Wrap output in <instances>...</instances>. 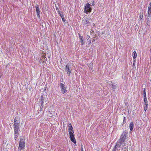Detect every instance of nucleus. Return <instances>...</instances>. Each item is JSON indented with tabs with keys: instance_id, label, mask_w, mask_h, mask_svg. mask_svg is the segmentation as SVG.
<instances>
[{
	"instance_id": "obj_11",
	"label": "nucleus",
	"mask_w": 151,
	"mask_h": 151,
	"mask_svg": "<svg viewBox=\"0 0 151 151\" xmlns=\"http://www.w3.org/2000/svg\"><path fill=\"white\" fill-rule=\"evenodd\" d=\"M79 41L81 43V44L82 45H84L85 41H84V40L83 38V37L80 35V34H79Z\"/></svg>"
},
{
	"instance_id": "obj_23",
	"label": "nucleus",
	"mask_w": 151,
	"mask_h": 151,
	"mask_svg": "<svg viewBox=\"0 0 151 151\" xmlns=\"http://www.w3.org/2000/svg\"><path fill=\"white\" fill-rule=\"evenodd\" d=\"M126 117L125 116H124L123 118V124L126 122Z\"/></svg>"
},
{
	"instance_id": "obj_20",
	"label": "nucleus",
	"mask_w": 151,
	"mask_h": 151,
	"mask_svg": "<svg viewBox=\"0 0 151 151\" xmlns=\"http://www.w3.org/2000/svg\"><path fill=\"white\" fill-rule=\"evenodd\" d=\"M144 104H148V101L147 99V97H144Z\"/></svg>"
},
{
	"instance_id": "obj_27",
	"label": "nucleus",
	"mask_w": 151,
	"mask_h": 151,
	"mask_svg": "<svg viewBox=\"0 0 151 151\" xmlns=\"http://www.w3.org/2000/svg\"><path fill=\"white\" fill-rule=\"evenodd\" d=\"M147 17H148L149 18H150V17L151 16V13H147Z\"/></svg>"
},
{
	"instance_id": "obj_17",
	"label": "nucleus",
	"mask_w": 151,
	"mask_h": 151,
	"mask_svg": "<svg viewBox=\"0 0 151 151\" xmlns=\"http://www.w3.org/2000/svg\"><path fill=\"white\" fill-rule=\"evenodd\" d=\"M143 17V12H140L139 14V19L140 20L142 19Z\"/></svg>"
},
{
	"instance_id": "obj_26",
	"label": "nucleus",
	"mask_w": 151,
	"mask_h": 151,
	"mask_svg": "<svg viewBox=\"0 0 151 151\" xmlns=\"http://www.w3.org/2000/svg\"><path fill=\"white\" fill-rule=\"evenodd\" d=\"M56 10L57 12H58V14H59L60 13V12L59 10L58 7H56Z\"/></svg>"
},
{
	"instance_id": "obj_15",
	"label": "nucleus",
	"mask_w": 151,
	"mask_h": 151,
	"mask_svg": "<svg viewBox=\"0 0 151 151\" xmlns=\"http://www.w3.org/2000/svg\"><path fill=\"white\" fill-rule=\"evenodd\" d=\"M134 126V124L133 122H131L129 125V129L131 131H132Z\"/></svg>"
},
{
	"instance_id": "obj_8",
	"label": "nucleus",
	"mask_w": 151,
	"mask_h": 151,
	"mask_svg": "<svg viewBox=\"0 0 151 151\" xmlns=\"http://www.w3.org/2000/svg\"><path fill=\"white\" fill-rule=\"evenodd\" d=\"M70 140L74 143L76 144V141L74 137V134L70 133Z\"/></svg>"
},
{
	"instance_id": "obj_22",
	"label": "nucleus",
	"mask_w": 151,
	"mask_h": 151,
	"mask_svg": "<svg viewBox=\"0 0 151 151\" xmlns=\"http://www.w3.org/2000/svg\"><path fill=\"white\" fill-rule=\"evenodd\" d=\"M144 97L146 96L145 89L144 88L143 90Z\"/></svg>"
},
{
	"instance_id": "obj_4",
	"label": "nucleus",
	"mask_w": 151,
	"mask_h": 151,
	"mask_svg": "<svg viewBox=\"0 0 151 151\" xmlns=\"http://www.w3.org/2000/svg\"><path fill=\"white\" fill-rule=\"evenodd\" d=\"M123 143H124L122 142L119 141V140L117 141L116 142V145L114 147V150L116 149H118L119 148L121 147V146Z\"/></svg>"
},
{
	"instance_id": "obj_7",
	"label": "nucleus",
	"mask_w": 151,
	"mask_h": 151,
	"mask_svg": "<svg viewBox=\"0 0 151 151\" xmlns=\"http://www.w3.org/2000/svg\"><path fill=\"white\" fill-rule=\"evenodd\" d=\"M20 124H14V132H18L20 131Z\"/></svg>"
},
{
	"instance_id": "obj_34",
	"label": "nucleus",
	"mask_w": 151,
	"mask_h": 151,
	"mask_svg": "<svg viewBox=\"0 0 151 151\" xmlns=\"http://www.w3.org/2000/svg\"><path fill=\"white\" fill-rule=\"evenodd\" d=\"M149 7H151V2L149 4Z\"/></svg>"
},
{
	"instance_id": "obj_28",
	"label": "nucleus",
	"mask_w": 151,
	"mask_h": 151,
	"mask_svg": "<svg viewBox=\"0 0 151 151\" xmlns=\"http://www.w3.org/2000/svg\"><path fill=\"white\" fill-rule=\"evenodd\" d=\"M61 18H62L63 21V22H65V19L64 18V16L62 17H61Z\"/></svg>"
},
{
	"instance_id": "obj_14",
	"label": "nucleus",
	"mask_w": 151,
	"mask_h": 151,
	"mask_svg": "<svg viewBox=\"0 0 151 151\" xmlns=\"http://www.w3.org/2000/svg\"><path fill=\"white\" fill-rule=\"evenodd\" d=\"M18 117H15L14 119V124H20V121Z\"/></svg>"
},
{
	"instance_id": "obj_24",
	"label": "nucleus",
	"mask_w": 151,
	"mask_h": 151,
	"mask_svg": "<svg viewBox=\"0 0 151 151\" xmlns=\"http://www.w3.org/2000/svg\"><path fill=\"white\" fill-rule=\"evenodd\" d=\"M116 86L114 85H112L111 88L113 89H115L116 88Z\"/></svg>"
},
{
	"instance_id": "obj_5",
	"label": "nucleus",
	"mask_w": 151,
	"mask_h": 151,
	"mask_svg": "<svg viewBox=\"0 0 151 151\" xmlns=\"http://www.w3.org/2000/svg\"><path fill=\"white\" fill-rule=\"evenodd\" d=\"M127 134L126 132H124L121 136L119 140L124 143L125 141Z\"/></svg>"
},
{
	"instance_id": "obj_33",
	"label": "nucleus",
	"mask_w": 151,
	"mask_h": 151,
	"mask_svg": "<svg viewBox=\"0 0 151 151\" xmlns=\"http://www.w3.org/2000/svg\"><path fill=\"white\" fill-rule=\"evenodd\" d=\"M126 143H124V146H123V147H125V148H126L127 147L126 145Z\"/></svg>"
},
{
	"instance_id": "obj_37",
	"label": "nucleus",
	"mask_w": 151,
	"mask_h": 151,
	"mask_svg": "<svg viewBox=\"0 0 151 151\" xmlns=\"http://www.w3.org/2000/svg\"><path fill=\"white\" fill-rule=\"evenodd\" d=\"M89 42H90V43H91V40H89Z\"/></svg>"
},
{
	"instance_id": "obj_13",
	"label": "nucleus",
	"mask_w": 151,
	"mask_h": 151,
	"mask_svg": "<svg viewBox=\"0 0 151 151\" xmlns=\"http://www.w3.org/2000/svg\"><path fill=\"white\" fill-rule=\"evenodd\" d=\"M83 21V24L84 25L90 23L88 21V19L87 17L84 18Z\"/></svg>"
},
{
	"instance_id": "obj_29",
	"label": "nucleus",
	"mask_w": 151,
	"mask_h": 151,
	"mask_svg": "<svg viewBox=\"0 0 151 151\" xmlns=\"http://www.w3.org/2000/svg\"><path fill=\"white\" fill-rule=\"evenodd\" d=\"M90 38V36L88 35H87L86 36V38L87 40H88V39Z\"/></svg>"
},
{
	"instance_id": "obj_25",
	"label": "nucleus",
	"mask_w": 151,
	"mask_h": 151,
	"mask_svg": "<svg viewBox=\"0 0 151 151\" xmlns=\"http://www.w3.org/2000/svg\"><path fill=\"white\" fill-rule=\"evenodd\" d=\"M148 13H151V7H149L148 9Z\"/></svg>"
},
{
	"instance_id": "obj_3",
	"label": "nucleus",
	"mask_w": 151,
	"mask_h": 151,
	"mask_svg": "<svg viewBox=\"0 0 151 151\" xmlns=\"http://www.w3.org/2000/svg\"><path fill=\"white\" fill-rule=\"evenodd\" d=\"M65 70L67 73L68 75L70 76L71 72V67L70 64H68L66 65L65 67Z\"/></svg>"
},
{
	"instance_id": "obj_18",
	"label": "nucleus",
	"mask_w": 151,
	"mask_h": 151,
	"mask_svg": "<svg viewBox=\"0 0 151 151\" xmlns=\"http://www.w3.org/2000/svg\"><path fill=\"white\" fill-rule=\"evenodd\" d=\"M132 56L133 57V58L134 59H135L136 58L137 56V53L135 51H134L132 54Z\"/></svg>"
},
{
	"instance_id": "obj_9",
	"label": "nucleus",
	"mask_w": 151,
	"mask_h": 151,
	"mask_svg": "<svg viewBox=\"0 0 151 151\" xmlns=\"http://www.w3.org/2000/svg\"><path fill=\"white\" fill-rule=\"evenodd\" d=\"M44 102V98L42 96H41L40 98V100L39 101V102L40 103L41 106L40 109H42L44 106L43 104Z\"/></svg>"
},
{
	"instance_id": "obj_16",
	"label": "nucleus",
	"mask_w": 151,
	"mask_h": 151,
	"mask_svg": "<svg viewBox=\"0 0 151 151\" xmlns=\"http://www.w3.org/2000/svg\"><path fill=\"white\" fill-rule=\"evenodd\" d=\"M18 132H14V139L15 140H16L17 138L18 137V135H19Z\"/></svg>"
},
{
	"instance_id": "obj_32",
	"label": "nucleus",
	"mask_w": 151,
	"mask_h": 151,
	"mask_svg": "<svg viewBox=\"0 0 151 151\" xmlns=\"http://www.w3.org/2000/svg\"><path fill=\"white\" fill-rule=\"evenodd\" d=\"M133 62H134V63H133V66H135V60H134L133 61Z\"/></svg>"
},
{
	"instance_id": "obj_30",
	"label": "nucleus",
	"mask_w": 151,
	"mask_h": 151,
	"mask_svg": "<svg viewBox=\"0 0 151 151\" xmlns=\"http://www.w3.org/2000/svg\"><path fill=\"white\" fill-rule=\"evenodd\" d=\"M91 4L93 6H94L95 5V3L94 1H91Z\"/></svg>"
},
{
	"instance_id": "obj_31",
	"label": "nucleus",
	"mask_w": 151,
	"mask_h": 151,
	"mask_svg": "<svg viewBox=\"0 0 151 151\" xmlns=\"http://www.w3.org/2000/svg\"><path fill=\"white\" fill-rule=\"evenodd\" d=\"M61 17H63V14H61V13H60L58 14Z\"/></svg>"
},
{
	"instance_id": "obj_21",
	"label": "nucleus",
	"mask_w": 151,
	"mask_h": 151,
	"mask_svg": "<svg viewBox=\"0 0 151 151\" xmlns=\"http://www.w3.org/2000/svg\"><path fill=\"white\" fill-rule=\"evenodd\" d=\"M144 104L145 105V106L144 107V110L145 111L148 108V104Z\"/></svg>"
},
{
	"instance_id": "obj_1",
	"label": "nucleus",
	"mask_w": 151,
	"mask_h": 151,
	"mask_svg": "<svg viewBox=\"0 0 151 151\" xmlns=\"http://www.w3.org/2000/svg\"><path fill=\"white\" fill-rule=\"evenodd\" d=\"M25 145V142L24 139L22 138H20L19 142V146L18 147V151H21L23 149Z\"/></svg>"
},
{
	"instance_id": "obj_6",
	"label": "nucleus",
	"mask_w": 151,
	"mask_h": 151,
	"mask_svg": "<svg viewBox=\"0 0 151 151\" xmlns=\"http://www.w3.org/2000/svg\"><path fill=\"white\" fill-rule=\"evenodd\" d=\"M60 85L61 89V91L62 93L64 94L66 93L67 92L66 88L65 85L62 83H60Z\"/></svg>"
},
{
	"instance_id": "obj_12",
	"label": "nucleus",
	"mask_w": 151,
	"mask_h": 151,
	"mask_svg": "<svg viewBox=\"0 0 151 151\" xmlns=\"http://www.w3.org/2000/svg\"><path fill=\"white\" fill-rule=\"evenodd\" d=\"M68 132L69 134L70 133H74V131L73 130V128L71 124H70L68 125Z\"/></svg>"
},
{
	"instance_id": "obj_19",
	"label": "nucleus",
	"mask_w": 151,
	"mask_h": 151,
	"mask_svg": "<svg viewBox=\"0 0 151 151\" xmlns=\"http://www.w3.org/2000/svg\"><path fill=\"white\" fill-rule=\"evenodd\" d=\"M147 25H148V26H150V20H151V18H149L147 17Z\"/></svg>"
},
{
	"instance_id": "obj_35",
	"label": "nucleus",
	"mask_w": 151,
	"mask_h": 151,
	"mask_svg": "<svg viewBox=\"0 0 151 151\" xmlns=\"http://www.w3.org/2000/svg\"><path fill=\"white\" fill-rule=\"evenodd\" d=\"M81 151H83V148H82V147H81Z\"/></svg>"
},
{
	"instance_id": "obj_36",
	"label": "nucleus",
	"mask_w": 151,
	"mask_h": 151,
	"mask_svg": "<svg viewBox=\"0 0 151 151\" xmlns=\"http://www.w3.org/2000/svg\"><path fill=\"white\" fill-rule=\"evenodd\" d=\"M2 76V75L1 74H0V78H1V76Z\"/></svg>"
},
{
	"instance_id": "obj_10",
	"label": "nucleus",
	"mask_w": 151,
	"mask_h": 151,
	"mask_svg": "<svg viewBox=\"0 0 151 151\" xmlns=\"http://www.w3.org/2000/svg\"><path fill=\"white\" fill-rule=\"evenodd\" d=\"M35 8L36 9V12L37 16L40 18V11L39 6L38 4H37L35 6Z\"/></svg>"
},
{
	"instance_id": "obj_2",
	"label": "nucleus",
	"mask_w": 151,
	"mask_h": 151,
	"mask_svg": "<svg viewBox=\"0 0 151 151\" xmlns=\"http://www.w3.org/2000/svg\"><path fill=\"white\" fill-rule=\"evenodd\" d=\"M91 8L90 7V4L87 3L85 6L84 12L87 14L88 12H90L91 11Z\"/></svg>"
}]
</instances>
